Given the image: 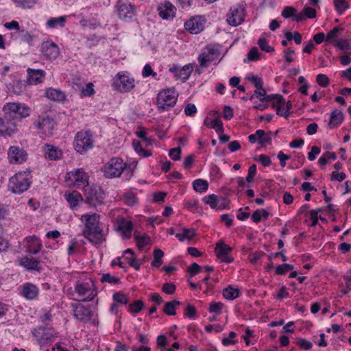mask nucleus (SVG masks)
<instances>
[{
  "label": "nucleus",
  "mask_w": 351,
  "mask_h": 351,
  "mask_svg": "<svg viewBox=\"0 0 351 351\" xmlns=\"http://www.w3.org/2000/svg\"><path fill=\"white\" fill-rule=\"evenodd\" d=\"M45 95L47 99L56 102H62L66 99L65 93L61 90L57 88H47Z\"/></svg>",
  "instance_id": "nucleus-26"
},
{
  "label": "nucleus",
  "mask_w": 351,
  "mask_h": 351,
  "mask_svg": "<svg viewBox=\"0 0 351 351\" xmlns=\"http://www.w3.org/2000/svg\"><path fill=\"white\" fill-rule=\"evenodd\" d=\"M119 18L123 21H128L132 19L136 13V8L132 3H125L119 0L115 6Z\"/></svg>",
  "instance_id": "nucleus-12"
},
{
  "label": "nucleus",
  "mask_w": 351,
  "mask_h": 351,
  "mask_svg": "<svg viewBox=\"0 0 351 351\" xmlns=\"http://www.w3.org/2000/svg\"><path fill=\"white\" fill-rule=\"evenodd\" d=\"M116 221L117 223V230L121 231L122 237L124 239H130L133 230V223L132 221L127 220L122 217H118Z\"/></svg>",
  "instance_id": "nucleus-18"
},
{
  "label": "nucleus",
  "mask_w": 351,
  "mask_h": 351,
  "mask_svg": "<svg viewBox=\"0 0 351 351\" xmlns=\"http://www.w3.org/2000/svg\"><path fill=\"white\" fill-rule=\"evenodd\" d=\"M293 269V265L285 263V264L278 265L276 267V272L278 275H284L289 270H292Z\"/></svg>",
  "instance_id": "nucleus-53"
},
{
  "label": "nucleus",
  "mask_w": 351,
  "mask_h": 351,
  "mask_svg": "<svg viewBox=\"0 0 351 351\" xmlns=\"http://www.w3.org/2000/svg\"><path fill=\"white\" fill-rule=\"evenodd\" d=\"M246 79L252 83L256 88H261L263 86V80L261 77L253 74H249L247 75Z\"/></svg>",
  "instance_id": "nucleus-49"
},
{
  "label": "nucleus",
  "mask_w": 351,
  "mask_h": 351,
  "mask_svg": "<svg viewBox=\"0 0 351 351\" xmlns=\"http://www.w3.org/2000/svg\"><path fill=\"white\" fill-rule=\"evenodd\" d=\"M134 236L137 243V245L140 249L144 247L150 242L149 237L145 234L141 235L138 231H135Z\"/></svg>",
  "instance_id": "nucleus-35"
},
{
  "label": "nucleus",
  "mask_w": 351,
  "mask_h": 351,
  "mask_svg": "<svg viewBox=\"0 0 351 351\" xmlns=\"http://www.w3.org/2000/svg\"><path fill=\"white\" fill-rule=\"evenodd\" d=\"M38 288L30 282L24 284L21 290V295L28 300L36 299L38 295Z\"/></svg>",
  "instance_id": "nucleus-24"
},
{
  "label": "nucleus",
  "mask_w": 351,
  "mask_h": 351,
  "mask_svg": "<svg viewBox=\"0 0 351 351\" xmlns=\"http://www.w3.org/2000/svg\"><path fill=\"white\" fill-rule=\"evenodd\" d=\"M80 220L84 224L82 235L95 245H99L106 241V234L100 223V215L97 213L84 214Z\"/></svg>",
  "instance_id": "nucleus-2"
},
{
  "label": "nucleus",
  "mask_w": 351,
  "mask_h": 351,
  "mask_svg": "<svg viewBox=\"0 0 351 351\" xmlns=\"http://www.w3.org/2000/svg\"><path fill=\"white\" fill-rule=\"evenodd\" d=\"M19 265L23 267L26 270H35L40 271L41 267L39 266L40 262L33 257L27 256H23L18 260Z\"/></svg>",
  "instance_id": "nucleus-22"
},
{
  "label": "nucleus",
  "mask_w": 351,
  "mask_h": 351,
  "mask_svg": "<svg viewBox=\"0 0 351 351\" xmlns=\"http://www.w3.org/2000/svg\"><path fill=\"white\" fill-rule=\"evenodd\" d=\"M232 249L229 245L225 244L221 241L217 243L215 247V254L219 259L221 262L226 263H230L233 261V258L229 256V254L232 252Z\"/></svg>",
  "instance_id": "nucleus-15"
},
{
  "label": "nucleus",
  "mask_w": 351,
  "mask_h": 351,
  "mask_svg": "<svg viewBox=\"0 0 351 351\" xmlns=\"http://www.w3.org/2000/svg\"><path fill=\"white\" fill-rule=\"evenodd\" d=\"M285 37L287 40H293L297 45H300L302 43V34L298 32H285Z\"/></svg>",
  "instance_id": "nucleus-42"
},
{
  "label": "nucleus",
  "mask_w": 351,
  "mask_h": 351,
  "mask_svg": "<svg viewBox=\"0 0 351 351\" xmlns=\"http://www.w3.org/2000/svg\"><path fill=\"white\" fill-rule=\"evenodd\" d=\"M32 179L30 171L18 172L10 178L8 189L14 194H21L29 188Z\"/></svg>",
  "instance_id": "nucleus-3"
},
{
  "label": "nucleus",
  "mask_w": 351,
  "mask_h": 351,
  "mask_svg": "<svg viewBox=\"0 0 351 351\" xmlns=\"http://www.w3.org/2000/svg\"><path fill=\"white\" fill-rule=\"evenodd\" d=\"M258 45L263 51L266 52H271L274 51V48L268 45V42L264 38H261L258 40Z\"/></svg>",
  "instance_id": "nucleus-59"
},
{
  "label": "nucleus",
  "mask_w": 351,
  "mask_h": 351,
  "mask_svg": "<svg viewBox=\"0 0 351 351\" xmlns=\"http://www.w3.org/2000/svg\"><path fill=\"white\" fill-rule=\"evenodd\" d=\"M303 12L305 16V18L308 19H314L316 17V10L315 8L311 7H304L303 9Z\"/></svg>",
  "instance_id": "nucleus-63"
},
{
  "label": "nucleus",
  "mask_w": 351,
  "mask_h": 351,
  "mask_svg": "<svg viewBox=\"0 0 351 351\" xmlns=\"http://www.w3.org/2000/svg\"><path fill=\"white\" fill-rule=\"evenodd\" d=\"M197 311L194 306L188 304L184 309V315L189 318H195Z\"/></svg>",
  "instance_id": "nucleus-60"
},
{
  "label": "nucleus",
  "mask_w": 351,
  "mask_h": 351,
  "mask_svg": "<svg viewBox=\"0 0 351 351\" xmlns=\"http://www.w3.org/2000/svg\"><path fill=\"white\" fill-rule=\"evenodd\" d=\"M85 202L91 207L97 208L104 204V193L99 187L88 186L84 191Z\"/></svg>",
  "instance_id": "nucleus-8"
},
{
  "label": "nucleus",
  "mask_w": 351,
  "mask_h": 351,
  "mask_svg": "<svg viewBox=\"0 0 351 351\" xmlns=\"http://www.w3.org/2000/svg\"><path fill=\"white\" fill-rule=\"evenodd\" d=\"M204 125L208 128L215 129L218 134L223 132V123L219 119H211L206 117L204 120Z\"/></svg>",
  "instance_id": "nucleus-31"
},
{
  "label": "nucleus",
  "mask_w": 351,
  "mask_h": 351,
  "mask_svg": "<svg viewBox=\"0 0 351 351\" xmlns=\"http://www.w3.org/2000/svg\"><path fill=\"white\" fill-rule=\"evenodd\" d=\"M343 121V114L342 111L335 109L330 113V119L328 126L330 129L338 127Z\"/></svg>",
  "instance_id": "nucleus-28"
},
{
  "label": "nucleus",
  "mask_w": 351,
  "mask_h": 351,
  "mask_svg": "<svg viewBox=\"0 0 351 351\" xmlns=\"http://www.w3.org/2000/svg\"><path fill=\"white\" fill-rule=\"evenodd\" d=\"M27 83L29 84H38L43 82L45 77V72L41 69H28Z\"/></svg>",
  "instance_id": "nucleus-23"
},
{
  "label": "nucleus",
  "mask_w": 351,
  "mask_h": 351,
  "mask_svg": "<svg viewBox=\"0 0 351 351\" xmlns=\"http://www.w3.org/2000/svg\"><path fill=\"white\" fill-rule=\"evenodd\" d=\"M193 189L197 192H204L208 189V183L206 180L197 179L193 181Z\"/></svg>",
  "instance_id": "nucleus-36"
},
{
  "label": "nucleus",
  "mask_w": 351,
  "mask_h": 351,
  "mask_svg": "<svg viewBox=\"0 0 351 351\" xmlns=\"http://www.w3.org/2000/svg\"><path fill=\"white\" fill-rule=\"evenodd\" d=\"M94 85L93 83H88L85 87L81 90V95L84 97H90L95 94Z\"/></svg>",
  "instance_id": "nucleus-51"
},
{
  "label": "nucleus",
  "mask_w": 351,
  "mask_h": 351,
  "mask_svg": "<svg viewBox=\"0 0 351 351\" xmlns=\"http://www.w3.org/2000/svg\"><path fill=\"white\" fill-rule=\"evenodd\" d=\"M158 11L159 16L163 19L172 18L176 14V8L170 2H166L164 5H160Z\"/></svg>",
  "instance_id": "nucleus-25"
},
{
  "label": "nucleus",
  "mask_w": 351,
  "mask_h": 351,
  "mask_svg": "<svg viewBox=\"0 0 351 351\" xmlns=\"http://www.w3.org/2000/svg\"><path fill=\"white\" fill-rule=\"evenodd\" d=\"M124 202L128 205H134L137 199L132 192H127L123 195Z\"/></svg>",
  "instance_id": "nucleus-56"
},
{
  "label": "nucleus",
  "mask_w": 351,
  "mask_h": 351,
  "mask_svg": "<svg viewBox=\"0 0 351 351\" xmlns=\"http://www.w3.org/2000/svg\"><path fill=\"white\" fill-rule=\"evenodd\" d=\"M143 306V301L136 300L134 303L129 305V311L132 313H137L142 310Z\"/></svg>",
  "instance_id": "nucleus-54"
},
{
  "label": "nucleus",
  "mask_w": 351,
  "mask_h": 351,
  "mask_svg": "<svg viewBox=\"0 0 351 351\" xmlns=\"http://www.w3.org/2000/svg\"><path fill=\"white\" fill-rule=\"evenodd\" d=\"M296 10L291 6H287L284 8V10L282 12V16L285 18L288 19L291 16H293V15H295Z\"/></svg>",
  "instance_id": "nucleus-61"
},
{
  "label": "nucleus",
  "mask_w": 351,
  "mask_h": 351,
  "mask_svg": "<svg viewBox=\"0 0 351 351\" xmlns=\"http://www.w3.org/2000/svg\"><path fill=\"white\" fill-rule=\"evenodd\" d=\"M74 317L82 322H87L92 317V312L88 308L81 304H72Z\"/></svg>",
  "instance_id": "nucleus-19"
},
{
  "label": "nucleus",
  "mask_w": 351,
  "mask_h": 351,
  "mask_svg": "<svg viewBox=\"0 0 351 351\" xmlns=\"http://www.w3.org/2000/svg\"><path fill=\"white\" fill-rule=\"evenodd\" d=\"M219 56L218 49L213 47H206L198 57L199 65L202 67H207L208 64L216 60Z\"/></svg>",
  "instance_id": "nucleus-13"
},
{
  "label": "nucleus",
  "mask_w": 351,
  "mask_h": 351,
  "mask_svg": "<svg viewBox=\"0 0 351 351\" xmlns=\"http://www.w3.org/2000/svg\"><path fill=\"white\" fill-rule=\"evenodd\" d=\"M334 5L336 11L339 14L343 13L349 8V5L346 0H335Z\"/></svg>",
  "instance_id": "nucleus-47"
},
{
  "label": "nucleus",
  "mask_w": 351,
  "mask_h": 351,
  "mask_svg": "<svg viewBox=\"0 0 351 351\" xmlns=\"http://www.w3.org/2000/svg\"><path fill=\"white\" fill-rule=\"evenodd\" d=\"M343 29L339 27H334L332 30L328 32L326 36V42H334L335 43V40H338L337 37L339 33L342 31Z\"/></svg>",
  "instance_id": "nucleus-44"
},
{
  "label": "nucleus",
  "mask_w": 351,
  "mask_h": 351,
  "mask_svg": "<svg viewBox=\"0 0 351 351\" xmlns=\"http://www.w3.org/2000/svg\"><path fill=\"white\" fill-rule=\"evenodd\" d=\"M223 307V304L220 302H212L210 304L209 311L210 313H215L219 315L221 313V310Z\"/></svg>",
  "instance_id": "nucleus-52"
},
{
  "label": "nucleus",
  "mask_w": 351,
  "mask_h": 351,
  "mask_svg": "<svg viewBox=\"0 0 351 351\" xmlns=\"http://www.w3.org/2000/svg\"><path fill=\"white\" fill-rule=\"evenodd\" d=\"M136 134L138 138L142 139L146 146L152 145L153 141L147 137V133L142 128H138V130L136 132Z\"/></svg>",
  "instance_id": "nucleus-50"
},
{
  "label": "nucleus",
  "mask_w": 351,
  "mask_h": 351,
  "mask_svg": "<svg viewBox=\"0 0 351 351\" xmlns=\"http://www.w3.org/2000/svg\"><path fill=\"white\" fill-rule=\"evenodd\" d=\"M101 281L102 282H108L110 284L117 285L120 282V279L115 276H111L110 274H105L101 278Z\"/></svg>",
  "instance_id": "nucleus-55"
},
{
  "label": "nucleus",
  "mask_w": 351,
  "mask_h": 351,
  "mask_svg": "<svg viewBox=\"0 0 351 351\" xmlns=\"http://www.w3.org/2000/svg\"><path fill=\"white\" fill-rule=\"evenodd\" d=\"M334 45L342 51L351 53V45L348 40L340 39L339 40H335Z\"/></svg>",
  "instance_id": "nucleus-43"
},
{
  "label": "nucleus",
  "mask_w": 351,
  "mask_h": 351,
  "mask_svg": "<svg viewBox=\"0 0 351 351\" xmlns=\"http://www.w3.org/2000/svg\"><path fill=\"white\" fill-rule=\"evenodd\" d=\"M268 101H272V106L277 108V106H280L284 105L285 99L281 95H269Z\"/></svg>",
  "instance_id": "nucleus-41"
},
{
  "label": "nucleus",
  "mask_w": 351,
  "mask_h": 351,
  "mask_svg": "<svg viewBox=\"0 0 351 351\" xmlns=\"http://www.w3.org/2000/svg\"><path fill=\"white\" fill-rule=\"evenodd\" d=\"M240 291L238 289L233 288L231 286H228L227 288L223 290V297L230 300H232L239 297Z\"/></svg>",
  "instance_id": "nucleus-34"
},
{
  "label": "nucleus",
  "mask_w": 351,
  "mask_h": 351,
  "mask_svg": "<svg viewBox=\"0 0 351 351\" xmlns=\"http://www.w3.org/2000/svg\"><path fill=\"white\" fill-rule=\"evenodd\" d=\"M113 88L121 93H128L135 87V80L128 72H119L113 78Z\"/></svg>",
  "instance_id": "nucleus-5"
},
{
  "label": "nucleus",
  "mask_w": 351,
  "mask_h": 351,
  "mask_svg": "<svg viewBox=\"0 0 351 351\" xmlns=\"http://www.w3.org/2000/svg\"><path fill=\"white\" fill-rule=\"evenodd\" d=\"M41 53L47 59L53 60L60 55L58 47L52 42H44L41 45Z\"/></svg>",
  "instance_id": "nucleus-16"
},
{
  "label": "nucleus",
  "mask_w": 351,
  "mask_h": 351,
  "mask_svg": "<svg viewBox=\"0 0 351 351\" xmlns=\"http://www.w3.org/2000/svg\"><path fill=\"white\" fill-rule=\"evenodd\" d=\"M8 159L11 163H22L27 159V152L18 146H11L8 152Z\"/></svg>",
  "instance_id": "nucleus-17"
},
{
  "label": "nucleus",
  "mask_w": 351,
  "mask_h": 351,
  "mask_svg": "<svg viewBox=\"0 0 351 351\" xmlns=\"http://www.w3.org/2000/svg\"><path fill=\"white\" fill-rule=\"evenodd\" d=\"M142 75L144 77L152 76L155 78L157 76V73L156 72H154V71L152 69V66L149 64H145V66L143 67Z\"/></svg>",
  "instance_id": "nucleus-58"
},
{
  "label": "nucleus",
  "mask_w": 351,
  "mask_h": 351,
  "mask_svg": "<svg viewBox=\"0 0 351 351\" xmlns=\"http://www.w3.org/2000/svg\"><path fill=\"white\" fill-rule=\"evenodd\" d=\"M126 167V163L121 158H112L104 167V176L108 178L119 177Z\"/></svg>",
  "instance_id": "nucleus-6"
},
{
  "label": "nucleus",
  "mask_w": 351,
  "mask_h": 351,
  "mask_svg": "<svg viewBox=\"0 0 351 351\" xmlns=\"http://www.w3.org/2000/svg\"><path fill=\"white\" fill-rule=\"evenodd\" d=\"M202 200L205 204H208L212 208H215L219 203L218 197L215 194L206 196L202 199Z\"/></svg>",
  "instance_id": "nucleus-45"
},
{
  "label": "nucleus",
  "mask_w": 351,
  "mask_h": 351,
  "mask_svg": "<svg viewBox=\"0 0 351 351\" xmlns=\"http://www.w3.org/2000/svg\"><path fill=\"white\" fill-rule=\"evenodd\" d=\"M245 12L242 6L231 8L227 15V22L232 26L240 25L244 20Z\"/></svg>",
  "instance_id": "nucleus-14"
},
{
  "label": "nucleus",
  "mask_w": 351,
  "mask_h": 351,
  "mask_svg": "<svg viewBox=\"0 0 351 351\" xmlns=\"http://www.w3.org/2000/svg\"><path fill=\"white\" fill-rule=\"evenodd\" d=\"M75 149L80 153H86L93 147L92 134L88 131H80L75 136L73 143Z\"/></svg>",
  "instance_id": "nucleus-7"
},
{
  "label": "nucleus",
  "mask_w": 351,
  "mask_h": 351,
  "mask_svg": "<svg viewBox=\"0 0 351 351\" xmlns=\"http://www.w3.org/2000/svg\"><path fill=\"white\" fill-rule=\"evenodd\" d=\"M181 304V302L177 300L168 302L165 304L163 311L167 315H175L176 314V306Z\"/></svg>",
  "instance_id": "nucleus-33"
},
{
  "label": "nucleus",
  "mask_w": 351,
  "mask_h": 351,
  "mask_svg": "<svg viewBox=\"0 0 351 351\" xmlns=\"http://www.w3.org/2000/svg\"><path fill=\"white\" fill-rule=\"evenodd\" d=\"M34 125L41 136L49 137L53 135L56 122L49 117H39Z\"/></svg>",
  "instance_id": "nucleus-9"
},
{
  "label": "nucleus",
  "mask_w": 351,
  "mask_h": 351,
  "mask_svg": "<svg viewBox=\"0 0 351 351\" xmlns=\"http://www.w3.org/2000/svg\"><path fill=\"white\" fill-rule=\"evenodd\" d=\"M254 97L259 99L261 101L267 102L269 95H267L266 90L261 86V88H256L254 94L250 97V99L252 101Z\"/></svg>",
  "instance_id": "nucleus-39"
},
{
  "label": "nucleus",
  "mask_w": 351,
  "mask_h": 351,
  "mask_svg": "<svg viewBox=\"0 0 351 351\" xmlns=\"http://www.w3.org/2000/svg\"><path fill=\"white\" fill-rule=\"evenodd\" d=\"M186 30L193 34H197L204 29V23L199 17H192L184 23Z\"/></svg>",
  "instance_id": "nucleus-20"
},
{
  "label": "nucleus",
  "mask_w": 351,
  "mask_h": 351,
  "mask_svg": "<svg viewBox=\"0 0 351 351\" xmlns=\"http://www.w3.org/2000/svg\"><path fill=\"white\" fill-rule=\"evenodd\" d=\"M25 241L29 244L27 246V251L30 254H37L43 247L41 241H40L39 238L36 235L25 237Z\"/></svg>",
  "instance_id": "nucleus-21"
},
{
  "label": "nucleus",
  "mask_w": 351,
  "mask_h": 351,
  "mask_svg": "<svg viewBox=\"0 0 351 351\" xmlns=\"http://www.w3.org/2000/svg\"><path fill=\"white\" fill-rule=\"evenodd\" d=\"M182 233H177L176 237L180 241H184L185 239L191 240L196 234L195 230L193 228H182Z\"/></svg>",
  "instance_id": "nucleus-32"
},
{
  "label": "nucleus",
  "mask_w": 351,
  "mask_h": 351,
  "mask_svg": "<svg viewBox=\"0 0 351 351\" xmlns=\"http://www.w3.org/2000/svg\"><path fill=\"white\" fill-rule=\"evenodd\" d=\"M201 267L196 263H192L187 269V271L190 273L191 277L199 273Z\"/></svg>",
  "instance_id": "nucleus-64"
},
{
  "label": "nucleus",
  "mask_w": 351,
  "mask_h": 351,
  "mask_svg": "<svg viewBox=\"0 0 351 351\" xmlns=\"http://www.w3.org/2000/svg\"><path fill=\"white\" fill-rule=\"evenodd\" d=\"M64 197L72 209L76 208L80 202L83 201L82 195L76 191H73L69 193H65Z\"/></svg>",
  "instance_id": "nucleus-29"
},
{
  "label": "nucleus",
  "mask_w": 351,
  "mask_h": 351,
  "mask_svg": "<svg viewBox=\"0 0 351 351\" xmlns=\"http://www.w3.org/2000/svg\"><path fill=\"white\" fill-rule=\"evenodd\" d=\"M89 177L82 168L75 169L67 172L65 180L70 184L80 186H88Z\"/></svg>",
  "instance_id": "nucleus-10"
},
{
  "label": "nucleus",
  "mask_w": 351,
  "mask_h": 351,
  "mask_svg": "<svg viewBox=\"0 0 351 351\" xmlns=\"http://www.w3.org/2000/svg\"><path fill=\"white\" fill-rule=\"evenodd\" d=\"M113 300L120 305H125L128 302V296L122 292H117L113 295Z\"/></svg>",
  "instance_id": "nucleus-48"
},
{
  "label": "nucleus",
  "mask_w": 351,
  "mask_h": 351,
  "mask_svg": "<svg viewBox=\"0 0 351 351\" xmlns=\"http://www.w3.org/2000/svg\"><path fill=\"white\" fill-rule=\"evenodd\" d=\"M66 21L65 16H60L58 18H51L47 22V25L49 28H54L58 25L63 27Z\"/></svg>",
  "instance_id": "nucleus-40"
},
{
  "label": "nucleus",
  "mask_w": 351,
  "mask_h": 351,
  "mask_svg": "<svg viewBox=\"0 0 351 351\" xmlns=\"http://www.w3.org/2000/svg\"><path fill=\"white\" fill-rule=\"evenodd\" d=\"M178 94L174 88L163 89L157 96L156 105L159 110H169L177 102Z\"/></svg>",
  "instance_id": "nucleus-4"
},
{
  "label": "nucleus",
  "mask_w": 351,
  "mask_h": 351,
  "mask_svg": "<svg viewBox=\"0 0 351 351\" xmlns=\"http://www.w3.org/2000/svg\"><path fill=\"white\" fill-rule=\"evenodd\" d=\"M153 254L154 260L151 264L154 267H159L162 264V258L164 256V252L160 249H155Z\"/></svg>",
  "instance_id": "nucleus-38"
},
{
  "label": "nucleus",
  "mask_w": 351,
  "mask_h": 351,
  "mask_svg": "<svg viewBox=\"0 0 351 351\" xmlns=\"http://www.w3.org/2000/svg\"><path fill=\"white\" fill-rule=\"evenodd\" d=\"M256 173V165L253 164L251 166H250L248 169V173L247 176L246 177V182L248 183H250L252 182L254 176Z\"/></svg>",
  "instance_id": "nucleus-62"
},
{
  "label": "nucleus",
  "mask_w": 351,
  "mask_h": 351,
  "mask_svg": "<svg viewBox=\"0 0 351 351\" xmlns=\"http://www.w3.org/2000/svg\"><path fill=\"white\" fill-rule=\"evenodd\" d=\"M193 71V67L191 64H186L182 66L180 69V73L178 75V77L182 80L183 81H186L191 76L192 72Z\"/></svg>",
  "instance_id": "nucleus-37"
},
{
  "label": "nucleus",
  "mask_w": 351,
  "mask_h": 351,
  "mask_svg": "<svg viewBox=\"0 0 351 351\" xmlns=\"http://www.w3.org/2000/svg\"><path fill=\"white\" fill-rule=\"evenodd\" d=\"M74 291L80 297H84L88 294L86 298L82 300L84 302L92 301L97 294V291L93 281H91L90 283H77L75 286Z\"/></svg>",
  "instance_id": "nucleus-11"
},
{
  "label": "nucleus",
  "mask_w": 351,
  "mask_h": 351,
  "mask_svg": "<svg viewBox=\"0 0 351 351\" xmlns=\"http://www.w3.org/2000/svg\"><path fill=\"white\" fill-rule=\"evenodd\" d=\"M133 146L134 147L135 151L140 155L144 157L150 156L152 153L149 151L144 149L142 147V145L140 141L134 140L133 141Z\"/></svg>",
  "instance_id": "nucleus-46"
},
{
  "label": "nucleus",
  "mask_w": 351,
  "mask_h": 351,
  "mask_svg": "<svg viewBox=\"0 0 351 351\" xmlns=\"http://www.w3.org/2000/svg\"><path fill=\"white\" fill-rule=\"evenodd\" d=\"M8 90L16 95H20L26 88V82L20 79H14L8 86Z\"/></svg>",
  "instance_id": "nucleus-27"
},
{
  "label": "nucleus",
  "mask_w": 351,
  "mask_h": 351,
  "mask_svg": "<svg viewBox=\"0 0 351 351\" xmlns=\"http://www.w3.org/2000/svg\"><path fill=\"white\" fill-rule=\"evenodd\" d=\"M316 82L322 87H326L329 84V79L325 74H318Z\"/></svg>",
  "instance_id": "nucleus-57"
},
{
  "label": "nucleus",
  "mask_w": 351,
  "mask_h": 351,
  "mask_svg": "<svg viewBox=\"0 0 351 351\" xmlns=\"http://www.w3.org/2000/svg\"><path fill=\"white\" fill-rule=\"evenodd\" d=\"M45 155L50 160H58L61 158L62 152L58 147L47 144L45 145Z\"/></svg>",
  "instance_id": "nucleus-30"
},
{
  "label": "nucleus",
  "mask_w": 351,
  "mask_h": 351,
  "mask_svg": "<svg viewBox=\"0 0 351 351\" xmlns=\"http://www.w3.org/2000/svg\"><path fill=\"white\" fill-rule=\"evenodd\" d=\"M4 118H0V136H11L17 131L14 120L18 118H26L30 114V108L25 104L8 103L3 108Z\"/></svg>",
  "instance_id": "nucleus-1"
}]
</instances>
